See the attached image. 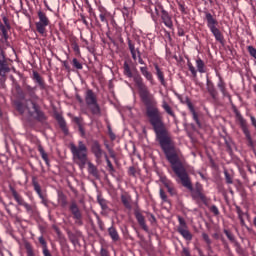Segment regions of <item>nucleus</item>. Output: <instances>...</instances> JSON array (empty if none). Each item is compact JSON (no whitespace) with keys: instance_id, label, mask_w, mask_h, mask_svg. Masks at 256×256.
<instances>
[{"instance_id":"obj_62","label":"nucleus","mask_w":256,"mask_h":256,"mask_svg":"<svg viewBox=\"0 0 256 256\" xmlns=\"http://www.w3.org/2000/svg\"><path fill=\"white\" fill-rule=\"evenodd\" d=\"M108 153H109V155H110V157H111L112 159H115V151L113 150V148H112V149H109V150H108Z\"/></svg>"},{"instance_id":"obj_22","label":"nucleus","mask_w":256,"mask_h":256,"mask_svg":"<svg viewBox=\"0 0 256 256\" xmlns=\"http://www.w3.org/2000/svg\"><path fill=\"white\" fill-rule=\"evenodd\" d=\"M206 87H207V91H208L210 97L214 101H217V97L219 95V92H217V89L215 88V84H213V82L211 80H209V78L206 81Z\"/></svg>"},{"instance_id":"obj_31","label":"nucleus","mask_w":256,"mask_h":256,"mask_svg":"<svg viewBox=\"0 0 256 256\" xmlns=\"http://www.w3.org/2000/svg\"><path fill=\"white\" fill-rule=\"evenodd\" d=\"M16 110L18 111V113H20V115H23L25 113V111H27V109H29L23 102L21 101H16L14 103Z\"/></svg>"},{"instance_id":"obj_9","label":"nucleus","mask_w":256,"mask_h":256,"mask_svg":"<svg viewBox=\"0 0 256 256\" xmlns=\"http://www.w3.org/2000/svg\"><path fill=\"white\" fill-rule=\"evenodd\" d=\"M91 153L92 155H94L96 163L98 165H101V163L103 162V157H105V155H107V152H105V150H103V147L101 146V143H99V141L97 140H93L91 143Z\"/></svg>"},{"instance_id":"obj_56","label":"nucleus","mask_w":256,"mask_h":256,"mask_svg":"<svg viewBox=\"0 0 256 256\" xmlns=\"http://www.w3.org/2000/svg\"><path fill=\"white\" fill-rule=\"evenodd\" d=\"M148 221H150L151 225H155V223H157V218H155V215L150 214Z\"/></svg>"},{"instance_id":"obj_35","label":"nucleus","mask_w":256,"mask_h":256,"mask_svg":"<svg viewBox=\"0 0 256 256\" xmlns=\"http://www.w3.org/2000/svg\"><path fill=\"white\" fill-rule=\"evenodd\" d=\"M97 201H98L100 207L103 209V211H106V209H108L107 200H105L103 197H101V195H99L97 197Z\"/></svg>"},{"instance_id":"obj_63","label":"nucleus","mask_w":256,"mask_h":256,"mask_svg":"<svg viewBox=\"0 0 256 256\" xmlns=\"http://www.w3.org/2000/svg\"><path fill=\"white\" fill-rule=\"evenodd\" d=\"M108 135H109L111 141H115V139H117V136L113 132H110Z\"/></svg>"},{"instance_id":"obj_55","label":"nucleus","mask_w":256,"mask_h":256,"mask_svg":"<svg viewBox=\"0 0 256 256\" xmlns=\"http://www.w3.org/2000/svg\"><path fill=\"white\" fill-rule=\"evenodd\" d=\"M189 69V71H190V73L192 74V77H194V79H196V77H197V69H195V66H192V67H190V68H188Z\"/></svg>"},{"instance_id":"obj_13","label":"nucleus","mask_w":256,"mask_h":256,"mask_svg":"<svg viewBox=\"0 0 256 256\" xmlns=\"http://www.w3.org/2000/svg\"><path fill=\"white\" fill-rule=\"evenodd\" d=\"M236 118L239 122V125L247 139L248 147H253V138H251V132L249 131V128L247 127V121L243 119V116L240 112H236Z\"/></svg>"},{"instance_id":"obj_16","label":"nucleus","mask_w":256,"mask_h":256,"mask_svg":"<svg viewBox=\"0 0 256 256\" xmlns=\"http://www.w3.org/2000/svg\"><path fill=\"white\" fill-rule=\"evenodd\" d=\"M9 61V58L5 56V52H0V77H5L7 73L11 72Z\"/></svg>"},{"instance_id":"obj_41","label":"nucleus","mask_w":256,"mask_h":256,"mask_svg":"<svg viewBox=\"0 0 256 256\" xmlns=\"http://www.w3.org/2000/svg\"><path fill=\"white\" fill-rule=\"evenodd\" d=\"M202 239L206 243L207 247H211L213 241H211V238H209V234L207 233H202Z\"/></svg>"},{"instance_id":"obj_38","label":"nucleus","mask_w":256,"mask_h":256,"mask_svg":"<svg viewBox=\"0 0 256 256\" xmlns=\"http://www.w3.org/2000/svg\"><path fill=\"white\" fill-rule=\"evenodd\" d=\"M224 234L226 235L227 239L231 241V243H237V240L235 239V235H233L231 231L224 229Z\"/></svg>"},{"instance_id":"obj_10","label":"nucleus","mask_w":256,"mask_h":256,"mask_svg":"<svg viewBox=\"0 0 256 256\" xmlns=\"http://www.w3.org/2000/svg\"><path fill=\"white\" fill-rule=\"evenodd\" d=\"M38 19L39 21L35 23L36 25V31L40 35H45L47 33V27H49L50 21L47 17V14L43 11L38 12Z\"/></svg>"},{"instance_id":"obj_43","label":"nucleus","mask_w":256,"mask_h":256,"mask_svg":"<svg viewBox=\"0 0 256 256\" xmlns=\"http://www.w3.org/2000/svg\"><path fill=\"white\" fill-rule=\"evenodd\" d=\"M71 47L76 55H81V49L79 48V44L76 41L71 43Z\"/></svg>"},{"instance_id":"obj_42","label":"nucleus","mask_w":256,"mask_h":256,"mask_svg":"<svg viewBox=\"0 0 256 256\" xmlns=\"http://www.w3.org/2000/svg\"><path fill=\"white\" fill-rule=\"evenodd\" d=\"M159 195L163 203H169V198L167 197V193H165V190H163V188H160Z\"/></svg>"},{"instance_id":"obj_59","label":"nucleus","mask_w":256,"mask_h":256,"mask_svg":"<svg viewBox=\"0 0 256 256\" xmlns=\"http://www.w3.org/2000/svg\"><path fill=\"white\" fill-rule=\"evenodd\" d=\"M167 191L172 196L176 194L174 185L170 186V188H167Z\"/></svg>"},{"instance_id":"obj_15","label":"nucleus","mask_w":256,"mask_h":256,"mask_svg":"<svg viewBox=\"0 0 256 256\" xmlns=\"http://www.w3.org/2000/svg\"><path fill=\"white\" fill-rule=\"evenodd\" d=\"M32 185H33L34 191L37 193L38 197L41 199L42 205H44L45 207H49V200L47 199V195L44 194L43 191H41V185L39 184L36 178L32 179Z\"/></svg>"},{"instance_id":"obj_30","label":"nucleus","mask_w":256,"mask_h":256,"mask_svg":"<svg viewBox=\"0 0 256 256\" xmlns=\"http://www.w3.org/2000/svg\"><path fill=\"white\" fill-rule=\"evenodd\" d=\"M38 151H39L43 161H45L47 167H51V164L49 163V154H47V152H45V149L43 148L42 145H38Z\"/></svg>"},{"instance_id":"obj_46","label":"nucleus","mask_w":256,"mask_h":256,"mask_svg":"<svg viewBox=\"0 0 256 256\" xmlns=\"http://www.w3.org/2000/svg\"><path fill=\"white\" fill-rule=\"evenodd\" d=\"M225 145H226V151L228 153H233V144L231 143V141L225 139Z\"/></svg>"},{"instance_id":"obj_60","label":"nucleus","mask_w":256,"mask_h":256,"mask_svg":"<svg viewBox=\"0 0 256 256\" xmlns=\"http://www.w3.org/2000/svg\"><path fill=\"white\" fill-rule=\"evenodd\" d=\"M182 256H191V252L189 251V248H183Z\"/></svg>"},{"instance_id":"obj_6","label":"nucleus","mask_w":256,"mask_h":256,"mask_svg":"<svg viewBox=\"0 0 256 256\" xmlns=\"http://www.w3.org/2000/svg\"><path fill=\"white\" fill-rule=\"evenodd\" d=\"M20 99L22 101H29L31 105L39 101V96L37 95V86H31L29 84H24V92L19 93Z\"/></svg>"},{"instance_id":"obj_25","label":"nucleus","mask_w":256,"mask_h":256,"mask_svg":"<svg viewBox=\"0 0 256 256\" xmlns=\"http://www.w3.org/2000/svg\"><path fill=\"white\" fill-rule=\"evenodd\" d=\"M108 234L112 241H114V243H117V241L121 239V237L119 236V232L117 231V228H115L114 226L108 228Z\"/></svg>"},{"instance_id":"obj_44","label":"nucleus","mask_w":256,"mask_h":256,"mask_svg":"<svg viewBox=\"0 0 256 256\" xmlns=\"http://www.w3.org/2000/svg\"><path fill=\"white\" fill-rule=\"evenodd\" d=\"M72 65H73V67H75V69H78V70L83 69V64H81V62H79V60H77V58H73Z\"/></svg>"},{"instance_id":"obj_4","label":"nucleus","mask_w":256,"mask_h":256,"mask_svg":"<svg viewBox=\"0 0 256 256\" xmlns=\"http://www.w3.org/2000/svg\"><path fill=\"white\" fill-rule=\"evenodd\" d=\"M70 151L73 155V159L75 161H78V165L80 167H85L87 165V145H85V142L83 141H78V146L75 144H70Z\"/></svg>"},{"instance_id":"obj_49","label":"nucleus","mask_w":256,"mask_h":256,"mask_svg":"<svg viewBox=\"0 0 256 256\" xmlns=\"http://www.w3.org/2000/svg\"><path fill=\"white\" fill-rule=\"evenodd\" d=\"M38 241H39L40 245H42V249L47 248V241H45V238L43 236H40L38 238Z\"/></svg>"},{"instance_id":"obj_50","label":"nucleus","mask_w":256,"mask_h":256,"mask_svg":"<svg viewBox=\"0 0 256 256\" xmlns=\"http://www.w3.org/2000/svg\"><path fill=\"white\" fill-rule=\"evenodd\" d=\"M236 213L238 215V219H243L245 212H243V210H241V207L236 206Z\"/></svg>"},{"instance_id":"obj_8","label":"nucleus","mask_w":256,"mask_h":256,"mask_svg":"<svg viewBox=\"0 0 256 256\" xmlns=\"http://www.w3.org/2000/svg\"><path fill=\"white\" fill-rule=\"evenodd\" d=\"M10 189V193L12 195V197L14 198V200L16 201V203L18 205H20L21 207H24V209H26V213H29L32 215V213H35V209L33 208L32 205H30L29 203L25 202V199H23V196H21V194L17 193V190H15V188L13 186H9Z\"/></svg>"},{"instance_id":"obj_48","label":"nucleus","mask_w":256,"mask_h":256,"mask_svg":"<svg viewBox=\"0 0 256 256\" xmlns=\"http://www.w3.org/2000/svg\"><path fill=\"white\" fill-rule=\"evenodd\" d=\"M137 55H138V63L140 65H144L143 67H145L147 63H145V60H143V58L141 57V51L139 50V48H137Z\"/></svg>"},{"instance_id":"obj_37","label":"nucleus","mask_w":256,"mask_h":256,"mask_svg":"<svg viewBox=\"0 0 256 256\" xmlns=\"http://www.w3.org/2000/svg\"><path fill=\"white\" fill-rule=\"evenodd\" d=\"M234 247L238 255H244L245 250L241 247V244L238 241L234 242Z\"/></svg>"},{"instance_id":"obj_17","label":"nucleus","mask_w":256,"mask_h":256,"mask_svg":"<svg viewBox=\"0 0 256 256\" xmlns=\"http://www.w3.org/2000/svg\"><path fill=\"white\" fill-rule=\"evenodd\" d=\"M134 217L137 220L138 225L145 231L146 233H149V226H147V222L145 221V216L143 215V212L141 210L136 209L134 211Z\"/></svg>"},{"instance_id":"obj_7","label":"nucleus","mask_w":256,"mask_h":256,"mask_svg":"<svg viewBox=\"0 0 256 256\" xmlns=\"http://www.w3.org/2000/svg\"><path fill=\"white\" fill-rule=\"evenodd\" d=\"M178 226H177V233L183 237L185 241H193V233L189 230V226L187 225V221L185 218L181 216H177Z\"/></svg>"},{"instance_id":"obj_29","label":"nucleus","mask_w":256,"mask_h":256,"mask_svg":"<svg viewBox=\"0 0 256 256\" xmlns=\"http://www.w3.org/2000/svg\"><path fill=\"white\" fill-rule=\"evenodd\" d=\"M196 67L198 73H207V67L205 66V62L200 57L196 59Z\"/></svg>"},{"instance_id":"obj_3","label":"nucleus","mask_w":256,"mask_h":256,"mask_svg":"<svg viewBox=\"0 0 256 256\" xmlns=\"http://www.w3.org/2000/svg\"><path fill=\"white\" fill-rule=\"evenodd\" d=\"M204 21H206V25L208 29H210L212 35L215 37V40L218 41V43H223L225 38L221 30H219V21H217V18L211 14V12L204 11Z\"/></svg>"},{"instance_id":"obj_26","label":"nucleus","mask_w":256,"mask_h":256,"mask_svg":"<svg viewBox=\"0 0 256 256\" xmlns=\"http://www.w3.org/2000/svg\"><path fill=\"white\" fill-rule=\"evenodd\" d=\"M57 121H58V125H59L61 131H63L64 135H69V128H67V122H65V119L61 116H58Z\"/></svg>"},{"instance_id":"obj_40","label":"nucleus","mask_w":256,"mask_h":256,"mask_svg":"<svg viewBox=\"0 0 256 256\" xmlns=\"http://www.w3.org/2000/svg\"><path fill=\"white\" fill-rule=\"evenodd\" d=\"M26 254L27 256H35V251L33 250V246L29 243L25 244Z\"/></svg>"},{"instance_id":"obj_47","label":"nucleus","mask_w":256,"mask_h":256,"mask_svg":"<svg viewBox=\"0 0 256 256\" xmlns=\"http://www.w3.org/2000/svg\"><path fill=\"white\" fill-rule=\"evenodd\" d=\"M247 51L248 53L251 55V57H253L254 59H256V48L253 46H248L247 47Z\"/></svg>"},{"instance_id":"obj_54","label":"nucleus","mask_w":256,"mask_h":256,"mask_svg":"<svg viewBox=\"0 0 256 256\" xmlns=\"http://www.w3.org/2000/svg\"><path fill=\"white\" fill-rule=\"evenodd\" d=\"M129 175H131L132 177H135V175H137V169L133 166H131L128 170Z\"/></svg>"},{"instance_id":"obj_27","label":"nucleus","mask_w":256,"mask_h":256,"mask_svg":"<svg viewBox=\"0 0 256 256\" xmlns=\"http://www.w3.org/2000/svg\"><path fill=\"white\" fill-rule=\"evenodd\" d=\"M162 109H164V111H165V113H167V115H170V117L177 119V115H175L173 108H171L169 106V103H167L165 100L162 101Z\"/></svg>"},{"instance_id":"obj_36","label":"nucleus","mask_w":256,"mask_h":256,"mask_svg":"<svg viewBox=\"0 0 256 256\" xmlns=\"http://www.w3.org/2000/svg\"><path fill=\"white\" fill-rule=\"evenodd\" d=\"M104 159L107 163L109 173H115V168L113 167V164L111 163V160H109V156H107V154H105Z\"/></svg>"},{"instance_id":"obj_33","label":"nucleus","mask_w":256,"mask_h":256,"mask_svg":"<svg viewBox=\"0 0 256 256\" xmlns=\"http://www.w3.org/2000/svg\"><path fill=\"white\" fill-rule=\"evenodd\" d=\"M100 20L102 23H105L106 25H109V20H107V17H109V12L103 9H100L99 14Z\"/></svg>"},{"instance_id":"obj_58","label":"nucleus","mask_w":256,"mask_h":256,"mask_svg":"<svg viewBox=\"0 0 256 256\" xmlns=\"http://www.w3.org/2000/svg\"><path fill=\"white\" fill-rule=\"evenodd\" d=\"M42 254L44 255V256H53L52 254H51V251H49V248L47 247V248H42Z\"/></svg>"},{"instance_id":"obj_32","label":"nucleus","mask_w":256,"mask_h":256,"mask_svg":"<svg viewBox=\"0 0 256 256\" xmlns=\"http://www.w3.org/2000/svg\"><path fill=\"white\" fill-rule=\"evenodd\" d=\"M58 203L60 207H67V196H65V194L62 192L58 193Z\"/></svg>"},{"instance_id":"obj_45","label":"nucleus","mask_w":256,"mask_h":256,"mask_svg":"<svg viewBox=\"0 0 256 256\" xmlns=\"http://www.w3.org/2000/svg\"><path fill=\"white\" fill-rule=\"evenodd\" d=\"M128 48L130 53H137V48H135V44L133 41H131V39H128Z\"/></svg>"},{"instance_id":"obj_57","label":"nucleus","mask_w":256,"mask_h":256,"mask_svg":"<svg viewBox=\"0 0 256 256\" xmlns=\"http://www.w3.org/2000/svg\"><path fill=\"white\" fill-rule=\"evenodd\" d=\"M222 242H223L225 249H227L229 256H233V253H231V248H229V244H227V242H225L224 239H222Z\"/></svg>"},{"instance_id":"obj_19","label":"nucleus","mask_w":256,"mask_h":256,"mask_svg":"<svg viewBox=\"0 0 256 256\" xmlns=\"http://www.w3.org/2000/svg\"><path fill=\"white\" fill-rule=\"evenodd\" d=\"M161 19L165 27H167L171 31H175V27L173 26V17H171L169 15V12H167L165 9L161 10Z\"/></svg>"},{"instance_id":"obj_61","label":"nucleus","mask_w":256,"mask_h":256,"mask_svg":"<svg viewBox=\"0 0 256 256\" xmlns=\"http://www.w3.org/2000/svg\"><path fill=\"white\" fill-rule=\"evenodd\" d=\"M179 7V11H181V13H185V4H178Z\"/></svg>"},{"instance_id":"obj_21","label":"nucleus","mask_w":256,"mask_h":256,"mask_svg":"<svg viewBox=\"0 0 256 256\" xmlns=\"http://www.w3.org/2000/svg\"><path fill=\"white\" fill-rule=\"evenodd\" d=\"M32 79L34 80L35 83L38 84V87L41 91H45V89H47V83H45V79L41 77V74H39V72L33 71Z\"/></svg>"},{"instance_id":"obj_24","label":"nucleus","mask_w":256,"mask_h":256,"mask_svg":"<svg viewBox=\"0 0 256 256\" xmlns=\"http://www.w3.org/2000/svg\"><path fill=\"white\" fill-rule=\"evenodd\" d=\"M154 68L156 71L157 79L160 82V84L163 87H167V81H165V73L163 72V70H161V68L159 67V64H154Z\"/></svg>"},{"instance_id":"obj_34","label":"nucleus","mask_w":256,"mask_h":256,"mask_svg":"<svg viewBox=\"0 0 256 256\" xmlns=\"http://www.w3.org/2000/svg\"><path fill=\"white\" fill-rule=\"evenodd\" d=\"M88 173H90V175H93V177H97V175H99V171L97 170L95 164L91 162L88 163Z\"/></svg>"},{"instance_id":"obj_5","label":"nucleus","mask_w":256,"mask_h":256,"mask_svg":"<svg viewBox=\"0 0 256 256\" xmlns=\"http://www.w3.org/2000/svg\"><path fill=\"white\" fill-rule=\"evenodd\" d=\"M85 103L92 115H101V106L97 100V94L93 90L88 89L85 93Z\"/></svg>"},{"instance_id":"obj_12","label":"nucleus","mask_w":256,"mask_h":256,"mask_svg":"<svg viewBox=\"0 0 256 256\" xmlns=\"http://www.w3.org/2000/svg\"><path fill=\"white\" fill-rule=\"evenodd\" d=\"M177 97L181 103H185V105H187L196 125L198 127H201V121L199 120V114H197V112L195 111V106H193V103L191 102L189 97H183L182 95H179V94H177Z\"/></svg>"},{"instance_id":"obj_28","label":"nucleus","mask_w":256,"mask_h":256,"mask_svg":"<svg viewBox=\"0 0 256 256\" xmlns=\"http://www.w3.org/2000/svg\"><path fill=\"white\" fill-rule=\"evenodd\" d=\"M121 201L126 209H132L133 206L131 205V196L129 194H122Z\"/></svg>"},{"instance_id":"obj_51","label":"nucleus","mask_w":256,"mask_h":256,"mask_svg":"<svg viewBox=\"0 0 256 256\" xmlns=\"http://www.w3.org/2000/svg\"><path fill=\"white\" fill-rule=\"evenodd\" d=\"M210 211H211V213H213V215H215V216H217V215H219V208H217V206L216 205H212L211 207H210Z\"/></svg>"},{"instance_id":"obj_64","label":"nucleus","mask_w":256,"mask_h":256,"mask_svg":"<svg viewBox=\"0 0 256 256\" xmlns=\"http://www.w3.org/2000/svg\"><path fill=\"white\" fill-rule=\"evenodd\" d=\"M73 121L76 123V125H81V119L79 117H74Z\"/></svg>"},{"instance_id":"obj_39","label":"nucleus","mask_w":256,"mask_h":256,"mask_svg":"<svg viewBox=\"0 0 256 256\" xmlns=\"http://www.w3.org/2000/svg\"><path fill=\"white\" fill-rule=\"evenodd\" d=\"M224 177L228 185H233V176L230 175L229 171L224 170Z\"/></svg>"},{"instance_id":"obj_1","label":"nucleus","mask_w":256,"mask_h":256,"mask_svg":"<svg viewBox=\"0 0 256 256\" xmlns=\"http://www.w3.org/2000/svg\"><path fill=\"white\" fill-rule=\"evenodd\" d=\"M155 136L156 141H158L167 161L170 163L172 171L178 179H180L183 187L189 189L194 201H202V203H205L207 201V197L203 193V185L196 182L193 187V184H191V179L189 178L187 169H185V165H183V161L181 160V152L175 148V142H173V138L171 137L169 130H167V128L160 130V132H157Z\"/></svg>"},{"instance_id":"obj_18","label":"nucleus","mask_w":256,"mask_h":256,"mask_svg":"<svg viewBox=\"0 0 256 256\" xmlns=\"http://www.w3.org/2000/svg\"><path fill=\"white\" fill-rule=\"evenodd\" d=\"M216 77H218L219 79L217 87L220 90V93H222L223 97L231 99V94H229V91H227V84L225 83V80H223V77L219 72H216Z\"/></svg>"},{"instance_id":"obj_52","label":"nucleus","mask_w":256,"mask_h":256,"mask_svg":"<svg viewBox=\"0 0 256 256\" xmlns=\"http://www.w3.org/2000/svg\"><path fill=\"white\" fill-rule=\"evenodd\" d=\"M162 183H163L164 187H166V189H169L173 185V182H171V180H167V179H164L162 181Z\"/></svg>"},{"instance_id":"obj_53","label":"nucleus","mask_w":256,"mask_h":256,"mask_svg":"<svg viewBox=\"0 0 256 256\" xmlns=\"http://www.w3.org/2000/svg\"><path fill=\"white\" fill-rule=\"evenodd\" d=\"M100 256H111V255L109 254V250H107V248L101 247Z\"/></svg>"},{"instance_id":"obj_23","label":"nucleus","mask_w":256,"mask_h":256,"mask_svg":"<svg viewBox=\"0 0 256 256\" xmlns=\"http://www.w3.org/2000/svg\"><path fill=\"white\" fill-rule=\"evenodd\" d=\"M3 23L5 25H3ZM3 23L0 22V31L2 33V37L5 41H7V39H9V34L7 32V29H11V25H9V19H7V17H3Z\"/></svg>"},{"instance_id":"obj_2","label":"nucleus","mask_w":256,"mask_h":256,"mask_svg":"<svg viewBox=\"0 0 256 256\" xmlns=\"http://www.w3.org/2000/svg\"><path fill=\"white\" fill-rule=\"evenodd\" d=\"M123 73L125 77H128V79H133L139 91L140 99L146 107V115L149 119L150 125L153 127L155 135L164 129H167L165 122H163L161 112H159V108L157 107V100H155V97H153L152 93L149 91V87L145 84L141 74L133 75L131 65H129V62L127 61L123 64Z\"/></svg>"},{"instance_id":"obj_20","label":"nucleus","mask_w":256,"mask_h":256,"mask_svg":"<svg viewBox=\"0 0 256 256\" xmlns=\"http://www.w3.org/2000/svg\"><path fill=\"white\" fill-rule=\"evenodd\" d=\"M139 69H140L141 75L144 76L146 81H148L150 83V85H155V78L153 77V73L151 71H149V67H147V65H145V66H140Z\"/></svg>"},{"instance_id":"obj_14","label":"nucleus","mask_w":256,"mask_h":256,"mask_svg":"<svg viewBox=\"0 0 256 256\" xmlns=\"http://www.w3.org/2000/svg\"><path fill=\"white\" fill-rule=\"evenodd\" d=\"M69 211L72 214V219H74L75 225L81 227V225H83V213L81 212V209H79L77 202H71Z\"/></svg>"},{"instance_id":"obj_11","label":"nucleus","mask_w":256,"mask_h":256,"mask_svg":"<svg viewBox=\"0 0 256 256\" xmlns=\"http://www.w3.org/2000/svg\"><path fill=\"white\" fill-rule=\"evenodd\" d=\"M28 113L32 119H35V121H38L39 123H45V121H47L45 112L41 109V107H39V104L37 103L32 104V110L28 109Z\"/></svg>"}]
</instances>
